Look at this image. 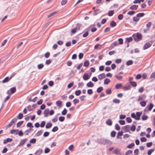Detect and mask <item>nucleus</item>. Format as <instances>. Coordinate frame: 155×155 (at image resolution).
I'll return each mask as SVG.
<instances>
[{"mask_svg":"<svg viewBox=\"0 0 155 155\" xmlns=\"http://www.w3.org/2000/svg\"><path fill=\"white\" fill-rule=\"evenodd\" d=\"M153 42L151 41L147 42L143 47V49L145 50L149 48L152 44Z\"/></svg>","mask_w":155,"mask_h":155,"instance_id":"obj_1","label":"nucleus"},{"mask_svg":"<svg viewBox=\"0 0 155 155\" xmlns=\"http://www.w3.org/2000/svg\"><path fill=\"white\" fill-rule=\"evenodd\" d=\"M146 96L144 94H142L139 96L137 101L138 102L143 101L146 99Z\"/></svg>","mask_w":155,"mask_h":155,"instance_id":"obj_2","label":"nucleus"},{"mask_svg":"<svg viewBox=\"0 0 155 155\" xmlns=\"http://www.w3.org/2000/svg\"><path fill=\"white\" fill-rule=\"evenodd\" d=\"M130 126L129 125H127L122 127L123 130H124L126 132H128L130 131Z\"/></svg>","mask_w":155,"mask_h":155,"instance_id":"obj_3","label":"nucleus"},{"mask_svg":"<svg viewBox=\"0 0 155 155\" xmlns=\"http://www.w3.org/2000/svg\"><path fill=\"white\" fill-rule=\"evenodd\" d=\"M153 107V105L152 103H150V104L147 105L145 109L147 110L150 111Z\"/></svg>","mask_w":155,"mask_h":155,"instance_id":"obj_4","label":"nucleus"},{"mask_svg":"<svg viewBox=\"0 0 155 155\" xmlns=\"http://www.w3.org/2000/svg\"><path fill=\"white\" fill-rule=\"evenodd\" d=\"M113 153L117 155H121V154L120 150L118 148L115 149L113 151Z\"/></svg>","mask_w":155,"mask_h":155,"instance_id":"obj_5","label":"nucleus"},{"mask_svg":"<svg viewBox=\"0 0 155 155\" xmlns=\"http://www.w3.org/2000/svg\"><path fill=\"white\" fill-rule=\"evenodd\" d=\"M13 75H11L9 77H6L3 81L2 82L5 83L8 82L13 77Z\"/></svg>","mask_w":155,"mask_h":155,"instance_id":"obj_6","label":"nucleus"},{"mask_svg":"<svg viewBox=\"0 0 155 155\" xmlns=\"http://www.w3.org/2000/svg\"><path fill=\"white\" fill-rule=\"evenodd\" d=\"M27 140V139L25 138L21 140L18 145V146L21 147L25 143Z\"/></svg>","mask_w":155,"mask_h":155,"instance_id":"obj_7","label":"nucleus"},{"mask_svg":"<svg viewBox=\"0 0 155 155\" xmlns=\"http://www.w3.org/2000/svg\"><path fill=\"white\" fill-rule=\"evenodd\" d=\"M142 114V112H137L136 113V118H135V120H139L140 119V116Z\"/></svg>","mask_w":155,"mask_h":155,"instance_id":"obj_8","label":"nucleus"},{"mask_svg":"<svg viewBox=\"0 0 155 155\" xmlns=\"http://www.w3.org/2000/svg\"><path fill=\"white\" fill-rule=\"evenodd\" d=\"M90 30L89 28H87L85 29V33L83 35V37H87L89 34L88 33V31H90Z\"/></svg>","mask_w":155,"mask_h":155,"instance_id":"obj_9","label":"nucleus"},{"mask_svg":"<svg viewBox=\"0 0 155 155\" xmlns=\"http://www.w3.org/2000/svg\"><path fill=\"white\" fill-rule=\"evenodd\" d=\"M134 36H136V35H133V36L134 37ZM136 37L139 40H141L142 39V35L140 33H137L136 35ZM134 38L135 41H136V39L134 37Z\"/></svg>","mask_w":155,"mask_h":155,"instance_id":"obj_10","label":"nucleus"},{"mask_svg":"<svg viewBox=\"0 0 155 155\" xmlns=\"http://www.w3.org/2000/svg\"><path fill=\"white\" fill-rule=\"evenodd\" d=\"M49 113V110L48 109H46L44 112V116L45 117H47L48 116Z\"/></svg>","mask_w":155,"mask_h":155,"instance_id":"obj_11","label":"nucleus"},{"mask_svg":"<svg viewBox=\"0 0 155 155\" xmlns=\"http://www.w3.org/2000/svg\"><path fill=\"white\" fill-rule=\"evenodd\" d=\"M83 77V79L85 81L87 80L90 78V76L86 73L84 74Z\"/></svg>","mask_w":155,"mask_h":155,"instance_id":"obj_12","label":"nucleus"},{"mask_svg":"<svg viewBox=\"0 0 155 155\" xmlns=\"http://www.w3.org/2000/svg\"><path fill=\"white\" fill-rule=\"evenodd\" d=\"M105 77V74L104 73L100 74L98 76V78L100 80H101L104 78Z\"/></svg>","mask_w":155,"mask_h":155,"instance_id":"obj_13","label":"nucleus"},{"mask_svg":"<svg viewBox=\"0 0 155 155\" xmlns=\"http://www.w3.org/2000/svg\"><path fill=\"white\" fill-rule=\"evenodd\" d=\"M106 123L107 125L110 126L112 125V121L110 119H108L106 121Z\"/></svg>","mask_w":155,"mask_h":155,"instance_id":"obj_14","label":"nucleus"},{"mask_svg":"<svg viewBox=\"0 0 155 155\" xmlns=\"http://www.w3.org/2000/svg\"><path fill=\"white\" fill-rule=\"evenodd\" d=\"M12 141V139L10 138H8L6 139H5L4 140L3 143L4 144H6L8 142H11Z\"/></svg>","mask_w":155,"mask_h":155,"instance_id":"obj_15","label":"nucleus"},{"mask_svg":"<svg viewBox=\"0 0 155 155\" xmlns=\"http://www.w3.org/2000/svg\"><path fill=\"white\" fill-rule=\"evenodd\" d=\"M18 130L17 129L14 130L12 129L11 130L10 133L12 134H17Z\"/></svg>","mask_w":155,"mask_h":155,"instance_id":"obj_16","label":"nucleus"},{"mask_svg":"<svg viewBox=\"0 0 155 155\" xmlns=\"http://www.w3.org/2000/svg\"><path fill=\"white\" fill-rule=\"evenodd\" d=\"M42 152L43 150L41 149H39L35 152V154L36 155H40Z\"/></svg>","mask_w":155,"mask_h":155,"instance_id":"obj_17","label":"nucleus"},{"mask_svg":"<svg viewBox=\"0 0 155 155\" xmlns=\"http://www.w3.org/2000/svg\"><path fill=\"white\" fill-rule=\"evenodd\" d=\"M87 86L88 87H93L94 86V84L91 81H90L87 84Z\"/></svg>","mask_w":155,"mask_h":155,"instance_id":"obj_18","label":"nucleus"},{"mask_svg":"<svg viewBox=\"0 0 155 155\" xmlns=\"http://www.w3.org/2000/svg\"><path fill=\"white\" fill-rule=\"evenodd\" d=\"M138 7V5H133L130 7V8L132 10H136L137 9Z\"/></svg>","mask_w":155,"mask_h":155,"instance_id":"obj_19","label":"nucleus"},{"mask_svg":"<svg viewBox=\"0 0 155 155\" xmlns=\"http://www.w3.org/2000/svg\"><path fill=\"white\" fill-rule=\"evenodd\" d=\"M147 102V101H142L140 102V104L142 107H144L146 106Z\"/></svg>","mask_w":155,"mask_h":155,"instance_id":"obj_20","label":"nucleus"},{"mask_svg":"<svg viewBox=\"0 0 155 155\" xmlns=\"http://www.w3.org/2000/svg\"><path fill=\"white\" fill-rule=\"evenodd\" d=\"M101 12V11L99 9H97L94 10L93 13L94 15H96L100 13Z\"/></svg>","mask_w":155,"mask_h":155,"instance_id":"obj_21","label":"nucleus"},{"mask_svg":"<svg viewBox=\"0 0 155 155\" xmlns=\"http://www.w3.org/2000/svg\"><path fill=\"white\" fill-rule=\"evenodd\" d=\"M56 104L59 107H61L62 101H57L56 102Z\"/></svg>","mask_w":155,"mask_h":155,"instance_id":"obj_22","label":"nucleus"},{"mask_svg":"<svg viewBox=\"0 0 155 155\" xmlns=\"http://www.w3.org/2000/svg\"><path fill=\"white\" fill-rule=\"evenodd\" d=\"M148 118V116L143 114L142 117V119L143 120H146Z\"/></svg>","mask_w":155,"mask_h":155,"instance_id":"obj_23","label":"nucleus"},{"mask_svg":"<svg viewBox=\"0 0 155 155\" xmlns=\"http://www.w3.org/2000/svg\"><path fill=\"white\" fill-rule=\"evenodd\" d=\"M110 80L108 78H106L104 80V84H107L108 83L110 82Z\"/></svg>","mask_w":155,"mask_h":155,"instance_id":"obj_24","label":"nucleus"},{"mask_svg":"<svg viewBox=\"0 0 155 155\" xmlns=\"http://www.w3.org/2000/svg\"><path fill=\"white\" fill-rule=\"evenodd\" d=\"M52 125V124L51 123H48L46 125L45 127L47 128H50Z\"/></svg>","mask_w":155,"mask_h":155,"instance_id":"obj_25","label":"nucleus"},{"mask_svg":"<svg viewBox=\"0 0 155 155\" xmlns=\"http://www.w3.org/2000/svg\"><path fill=\"white\" fill-rule=\"evenodd\" d=\"M122 86L121 84H118L116 85L115 87L116 89H118L119 88L122 87Z\"/></svg>","mask_w":155,"mask_h":155,"instance_id":"obj_26","label":"nucleus"},{"mask_svg":"<svg viewBox=\"0 0 155 155\" xmlns=\"http://www.w3.org/2000/svg\"><path fill=\"white\" fill-rule=\"evenodd\" d=\"M11 92L12 94L14 93L16 90V88L15 87H13L10 89Z\"/></svg>","mask_w":155,"mask_h":155,"instance_id":"obj_27","label":"nucleus"},{"mask_svg":"<svg viewBox=\"0 0 155 155\" xmlns=\"http://www.w3.org/2000/svg\"><path fill=\"white\" fill-rule=\"evenodd\" d=\"M133 63V61L132 60H130L127 61L126 63V64L127 66L132 65Z\"/></svg>","mask_w":155,"mask_h":155,"instance_id":"obj_28","label":"nucleus"},{"mask_svg":"<svg viewBox=\"0 0 155 155\" xmlns=\"http://www.w3.org/2000/svg\"><path fill=\"white\" fill-rule=\"evenodd\" d=\"M110 25L112 27H114L116 26V24L114 21H112L110 22Z\"/></svg>","mask_w":155,"mask_h":155,"instance_id":"obj_29","label":"nucleus"},{"mask_svg":"<svg viewBox=\"0 0 155 155\" xmlns=\"http://www.w3.org/2000/svg\"><path fill=\"white\" fill-rule=\"evenodd\" d=\"M134 143H132L131 144H129L127 147L128 148H131L132 147H133L134 146Z\"/></svg>","mask_w":155,"mask_h":155,"instance_id":"obj_30","label":"nucleus"},{"mask_svg":"<svg viewBox=\"0 0 155 155\" xmlns=\"http://www.w3.org/2000/svg\"><path fill=\"white\" fill-rule=\"evenodd\" d=\"M133 39L132 37H130L129 38H127L126 39V41L128 43H129L132 41Z\"/></svg>","mask_w":155,"mask_h":155,"instance_id":"obj_31","label":"nucleus"},{"mask_svg":"<svg viewBox=\"0 0 155 155\" xmlns=\"http://www.w3.org/2000/svg\"><path fill=\"white\" fill-rule=\"evenodd\" d=\"M107 139H101L100 142L101 143L105 144H106V142Z\"/></svg>","mask_w":155,"mask_h":155,"instance_id":"obj_32","label":"nucleus"},{"mask_svg":"<svg viewBox=\"0 0 155 155\" xmlns=\"http://www.w3.org/2000/svg\"><path fill=\"white\" fill-rule=\"evenodd\" d=\"M118 45V44L117 41H114L111 45L112 48H114V47L117 46Z\"/></svg>","mask_w":155,"mask_h":155,"instance_id":"obj_33","label":"nucleus"},{"mask_svg":"<svg viewBox=\"0 0 155 155\" xmlns=\"http://www.w3.org/2000/svg\"><path fill=\"white\" fill-rule=\"evenodd\" d=\"M23 123V121H21L18 122L17 124V127H20Z\"/></svg>","mask_w":155,"mask_h":155,"instance_id":"obj_34","label":"nucleus"},{"mask_svg":"<svg viewBox=\"0 0 155 155\" xmlns=\"http://www.w3.org/2000/svg\"><path fill=\"white\" fill-rule=\"evenodd\" d=\"M144 15L143 13H140L137 14V16L138 17H140L143 16Z\"/></svg>","mask_w":155,"mask_h":155,"instance_id":"obj_35","label":"nucleus"},{"mask_svg":"<svg viewBox=\"0 0 155 155\" xmlns=\"http://www.w3.org/2000/svg\"><path fill=\"white\" fill-rule=\"evenodd\" d=\"M44 67V65L42 64H40L38 65L37 67L39 69H42Z\"/></svg>","mask_w":155,"mask_h":155,"instance_id":"obj_36","label":"nucleus"},{"mask_svg":"<svg viewBox=\"0 0 155 155\" xmlns=\"http://www.w3.org/2000/svg\"><path fill=\"white\" fill-rule=\"evenodd\" d=\"M154 150V149H151L150 150L147 152V154L148 155H150L151 153Z\"/></svg>","mask_w":155,"mask_h":155,"instance_id":"obj_37","label":"nucleus"},{"mask_svg":"<svg viewBox=\"0 0 155 155\" xmlns=\"http://www.w3.org/2000/svg\"><path fill=\"white\" fill-rule=\"evenodd\" d=\"M23 115L22 114L20 113L17 116V117L19 119H21L23 117Z\"/></svg>","mask_w":155,"mask_h":155,"instance_id":"obj_38","label":"nucleus"},{"mask_svg":"<svg viewBox=\"0 0 155 155\" xmlns=\"http://www.w3.org/2000/svg\"><path fill=\"white\" fill-rule=\"evenodd\" d=\"M130 84L131 85L134 87H135L137 86V83L135 82L130 81Z\"/></svg>","mask_w":155,"mask_h":155,"instance_id":"obj_39","label":"nucleus"},{"mask_svg":"<svg viewBox=\"0 0 155 155\" xmlns=\"http://www.w3.org/2000/svg\"><path fill=\"white\" fill-rule=\"evenodd\" d=\"M103 90V88L102 87H98L97 90L98 93H100Z\"/></svg>","mask_w":155,"mask_h":155,"instance_id":"obj_40","label":"nucleus"},{"mask_svg":"<svg viewBox=\"0 0 155 155\" xmlns=\"http://www.w3.org/2000/svg\"><path fill=\"white\" fill-rule=\"evenodd\" d=\"M67 110L66 108H64L61 112V114L63 115H65L67 113Z\"/></svg>","mask_w":155,"mask_h":155,"instance_id":"obj_41","label":"nucleus"},{"mask_svg":"<svg viewBox=\"0 0 155 155\" xmlns=\"http://www.w3.org/2000/svg\"><path fill=\"white\" fill-rule=\"evenodd\" d=\"M114 14V10H111L108 13V15L109 16H111L113 15Z\"/></svg>","mask_w":155,"mask_h":155,"instance_id":"obj_42","label":"nucleus"},{"mask_svg":"<svg viewBox=\"0 0 155 155\" xmlns=\"http://www.w3.org/2000/svg\"><path fill=\"white\" fill-rule=\"evenodd\" d=\"M152 23L151 22H149L146 25V27L147 28H149L151 26Z\"/></svg>","mask_w":155,"mask_h":155,"instance_id":"obj_43","label":"nucleus"},{"mask_svg":"<svg viewBox=\"0 0 155 155\" xmlns=\"http://www.w3.org/2000/svg\"><path fill=\"white\" fill-rule=\"evenodd\" d=\"M115 129L117 130H120V127L119 126L118 124H116L115 125Z\"/></svg>","mask_w":155,"mask_h":155,"instance_id":"obj_44","label":"nucleus"},{"mask_svg":"<svg viewBox=\"0 0 155 155\" xmlns=\"http://www.w3.org/2000/svg\"><path fill=\"white\" fill-rule=\"evenodd\" d=\"M42 133V131L40 130L38 131L37 133L35 135L37 136L41 135Z\"/></svg>","mask_w":155,"mask_h":155,"instance_id":"obj_45","label":"nucleus"},{"mask_svg":"<svg viewBox=\"0 0 155 155\" xmlns=\"http://www.w3.org/2000/svg\"><path fill=\"white\" fill-rule=\"evenodd\" d=\"M113 101L114 103L117 104H119L120 102V100L117 99H114Z\"/></svg>","mask_w":155,"mask_h":155,"instance_id":"obj_46","label":"nucleus"},{"mask_svg":"<svg viewBox=\"0 0 155 155\" xmlns=\"http://www.w3.org/2000/svg\"><path fill=\"white\" fill-rule=\"evenodd\" d=\"M133 20L135 21H137L139 20V18H138V17L135 16L133 18Z\"/></svg>","mask_w":155,"mask_h":155,"instance_id":"obj_47","label":"nucleus"},{"mask_svg":"<svg viewBox=\"0 0 155 155\" xmlns=\"http://www.w3.org/2000/svg\"><path fill=\"white\" fill-rule=\"evenodd\" d=\"M116 132L114 131H112L111 133V136L112 137H114L115 136Z\"/></svg>","mask_w":155,"mask_h":155,"instance_id":"obj_48","label":"nucleus"},{"mask_svg":"<svg viewBox=\"0 0 155 155\" xmlns=\"http://www.w3.org/2000/svg\"><path fill=\"white\" fill-rule=\"evenodd\" d=\"M133 152L132 150H129L127 151L125 153L126 155H129L130 154H131Z\"/></svg>","mask_w":155,"mask_h":155,"instance_id":"obj_49","label":"nucleus"},{"mask_svg":"<svg viewBox=\"0 0 155 155\" xmlns=\"http://www.w3.org/2000/svg\"><path fill=\"white\" fill-rule=\"evenodd\" d=\"M135 12L134 11H131L128 12L127 14L129 15H132L135 13Z\"/></svg>","mask_w":155,"mask_h":155,"instance_id":"obj_50","label":"nucleus"},{"mask_svg":"<svg viewBox=\"0 0 155 155\" xmlns=\"http://www.w3.org/2000/svg\"><path fill=\"white\" fill-rule=\"evenodd\" d=\"M81 91L80 90H78L75 92V94L77 96L79 95L81 93Z\"/></svg>","mask_w":155,"mask_h":155,"instance_id":"obj_51","label":"nucleus"},{"mask_svg":"<svg viewBox=\"0 0 155 155\" xmlns=\"http://www.w3.org/2000/svg\"><path fill=\"white\" fill-rule=\"evenodd\" d=\"M73 103L75 105L77 103H78L79 102V100L77 99H74L73 101Z\"/></svg>","mask_w":155,"mask_h":155,"instance_id":"obj_52","label":"nucleus"},{"mask_svg":"<svg viewBox=\"0 0 155 155\" xmlns=\"http://www.w3.org/2000/svg\"><path fill=\"white\" fill-rule=\"evenodd\" d=\"M89 64V62L88 61H86L84 62V66L85 67L88 66Z\"/></svg>","mask_w":155,"mask_h":155,"instance_id":"obj_53","label":"nucleus"},{"mask_svg":"<svg viewBox=\"0 0 155 155\" xmlns=\"http://www.w3.org/2000/svg\"><path fill=\"white\" fill-rule=\"evenodd\" d=\"M64 117L63 116L60 117L59 118V120L60 121L63 122L64 120Z\"/></svg>","mask_w":155,"mask_h":155,"instance_id":"obj_54","label":"nucleus"},{"mask_svg":"<svg viewBox=\"0 0 155 155\" xmlns=\"http://www.w3.org/2000/svg\"><path fill=\"white\" fill-rule=\"evenodd\" d=\"M126 121L128 123H130L132 122V119L130 117H127L126 118Z\"/></svg>","mask_w":155,"mask_h":155,"instance_id":"obj_55","label":"nucleus"},{"mask_svg":"<svg viewBox=\"0 0 155 155\" xmlns=\"http://www.w3.org/2000/svg\"><path fill=\"white\" fill-rule=\"evenodd\" d=\"M111 91L110 89H107L106 90V93L107 94H111Z\"/></svg>","mask_w":155,"mask_h":155,"instance_id":"obj_56","label":"nucleus"},{"mask_svg":"<svg viewBox=\"0 0 155 155\" xmlns=\"http://www.w3.org/2000/svg\"><path fill=\"white\" fill-rule=\"evenodd\" d=\"M77 28H74L71 30V33L74 34L76 31Z\"/></svg>","mask_w":155,"mask_h":155,"instance_id":"obj_57","label":"nucleus"},{"mask_svg":"<svg viewBox=\"0 0 155 155\" xmlns=\"http://www.w3.org/2000/svg\"><path fill=\"white\" fill-rule=\"evenodd\" d=\"M27 127H33V126L32 125V124L31 122L28 123L27 124Z\"/></svg>","mask_w":155,"mask_h":155,"instance_id":"obj_58","label":"nucleus"},{"mask_svg":"<svg viewBox=\"0 0 155 155\" xmlns=\"http://www.w3.org/2000/svg\"><path fill=\"white\" fill-rule=\"evenodd\" d=\"M58 130V128L57 126L54 127L52 129V131L54 132L57 131Z\"/></svg>","mask_w":155,"mask_h":155,"instance_id":"obj_59","label":"nucleus"},{"mask_svg":"<svg viewBox=\"0 0 155 155\" xmlns=\"http://www.w3.org/2000/svg\"><path fill=\"white\" fill-rule=\"evenodd\" d=\"M36 140L35 138H33L31 139L30 141V142L31 143H35Z\"/></svg>","mask_w":155,"mask_h":155,"instance_id":"obj_60","label":"nucleus"},{"mask_svg":"<svg viewBox=\"0 0 155 155\" xmlns=\"http://www.w3.org/2000/svg\"><path fill=\"white\" fill-rule=\"evenodd\" d=\"M152 145V142H149L147 143L146 144V146L147 147H151Z\"/></svg>","mask_w":155,"mask_h":155,"instance_id":"obj_61","label":"nucleus"},{"mask_svg":"<svg viewBox=\"0 0 155 155\" xmlns=\"http://www.w3.org/2000/svg\"><path fill=\"white\" fill-rule=\"evenodd\" d=\"M123 18V15L122 14H120L118 15V18L119 20H122Z\"/></svg>","mask_w":155,"mask_h":155,"instance_id":"obj_62","label":"nucleus"},{"mask_svg":"<svg viewBox=\"0 0 155 155\" xmlns=\"http://www.w3.org/2000/svg\"><path fill=\"white\" fill-rule=\"evenodd\" d=\"M51 61L50 60H47L45 61V64L46 65H49L51 63Z\"/></svg>","mask_w":155,"mask_h":155,"instance_id":"obj_63","label":"nucleus"},{"mask_svg":"<svg viewBox=\"0 0 155 155\" xmlns=\"http://www.w3.org/2000/svg\"><path fill=\"white\" fill-rule=\"evenodd\" d=\"M150 77L151 78H155V72H153V73H152L151 74V75Z\"/></svg>","mask_w":155,"mask_h":155,"instance_id":"obj_64","label":"nucleus"}]
</instances>
